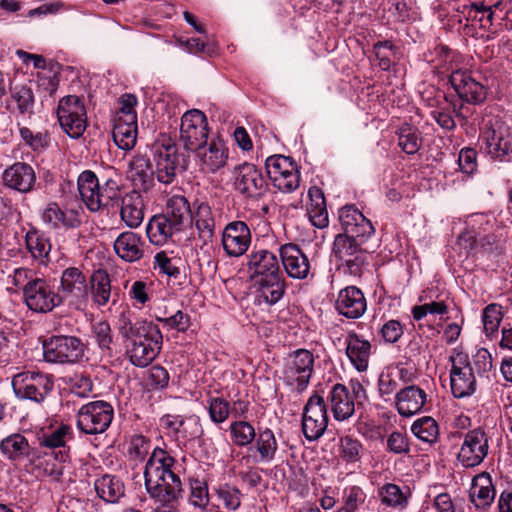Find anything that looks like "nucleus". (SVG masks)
I'll list each match as a JSON object with an SVG mask.
<instances>
[{
  "label": "nucleus",
  "instance_id": "obj_38",
  "mask_svg": "<svg viewBox=\"0 0 512 512\" xmlns=\"http://www.w3.org/2000/svg\"><path fill=\"white\" fill-rule=\"evenodd\" d=\"M26 249L30 253L33 260L40 265H48L51 261V242L48 237L39 232L36 228L31 227L25 234Z\"/></svg>",
  "mask_w": 512,
  "mask_h": 512
},
{
  "label": "nucleus",
  "instance_id": "obj_10",
  "mask_svg": "<svg viewBox=\"0 0 512 512\" xmlns=\"http://www.w3.org/2000/svg\"><path fill=\"white\" fill-rule=\"evenodd\" d=\"M152 150L157 180L166 185L171 184L176 178L180 163L177 144L170 137L161 136Z\"/></svg>",
  "mask_w": 512,
  "mask_h": 512
},
{
  "label": "nucleus",
  "instance_id": "obj_62",
  "mask_svg": "<svg viewBox=\"0 0 512 512\" xmlns=\"http://www.w3.org/2000/svg\"><path fill=\"white\" fill-rule=\"evenodd\" d=\"M169 379L168 371L160 365L152 366L147 371L146 383L151 389H165L169 384Z\"/></svg>",
  "mask_w": 512,
  "mask_h": 512
},
{
  "label": "nucleus",
  "instance_id": "obj_55",
  "mask_svg": "<svg viewBox=\"0 0 512 512\" xmlns=\"http://www.w3.org/2000/svg\"><path fill=\"white\" fill-rule=\"evenodd\" d=\"M208 412L213 423H223L231 414L230 403L221 397L210 398L208 401Z\"/></svg>",
  "mask_w": 512,
  "mask_h": 512
},
{
  "label": "nucleus",
  "instance_id": "obj_18",
  "mask_svg": "<svg viewBox=\"0 0 512 512\" xmlns=\"http://www.w3.org/2000/svg\"><path fill=\"white\" fill-rule=\"evenodd\" d=\"M328 426L327 406L322 396L312 395L305 407L302 417V431L308 441L319 439Z\"/></svg>",
  "mask_w": 512,
  "mask_h": 512
},
{
  "label": "nucleus",
  "instance_id": "obj_6",
  "mask_svg": "<svg viewBox=\"0 0 512 512\" xmlns=\"http://www.w3.org/2000/svg\"><path fill=\"white\" fill-rule=\"evenodd\" d=\"M77 186L82 201L91 212L108 207L120 193V186L115 179L104 178L100 182L90 170H85L78 176Z\"/></svg>",
  "mask_w": 512,
  "mask_h": 512
},
{
  "label": "nucleus",
  "instance_id": "obj_39",
  "mask_svg": "<svg viewBox=\"0 0 512 512\" xmlns=\"http://www.w3.org/2000/svg\"><path fill=\"white\" fill-rule=\"evenodd\" d=\"M120 216L128 227L140 226L144 219V202L139 192L132 191L122 198Z\"/></svg>",
  "mask_w": 512,
  "mask_h": 512
},
{
  "label": "nucleus",
  "instance_id": "obj_64",
  "mask_svg": "<svg viewBox=\"0 0 512 512\" xmlns=\"http://www.w3.org/2000/svg\"><path fill=\"white\" fill-rule=\"evenodd\" d=\"M154 268L159 269L163 274L169 277L177 278L180 275V269L175 261L169 258L164 251L158 252L154 256Z\"/></svg>",
  "mask_w": 512,
  "mask_h": 512
},
{
  "label": "nucleus",
  "instance_id": "obj_17",
  "mask_svg": "<svg viewBox=\"0 0 512 512\" xmlns=\"http://www.w3.org/2000/svg\"><path fill=\"white\" fill-rule=\"evenodd\" d=\"M62 303L67 302L75 309H83L88 301L89 285L83 272L69 267L62 272L59 292Z\"/></svg>",
  "mask_w": 512,
  "mask_h": 512
},
{
  "label": "nucleus",
  "instance_id": "obj_4",
  "mask_svg": "<svg viewBox=\"0 0 512 512\" xmlns=\"http://www.w3.org/2000/svg\"><path fill=\"white\" fill-rule=\"evenodd\" d=\"M249 278L258 286L268 305L276 304L284 295L286 284L277 256L267 250H253L246 257Z\"/></svg>",
  "mask_w": 512,
  "mask_h": 512
},
{
  "label": "nucleus",
  "instance_id": "obj_30",
  "mask_svg": "<svg viewBox=\"0 0 512 512\" xmlns=\"http://www.w3.org/2000/svg\"><path fill=\"white\" fill-rule=\"evenodd\" d=\"M346 355L352 366L358 372H365L368 369L372 354L371 342L363 336L351 331L345 337Z\"/></svg>",
  "mask_w": 512,
  "mask_h": 512
},
{
  "label": "nucleus",
  "instance_id": "obj_29",
  "mask_svg": "<svg viewBox=\"0 0 512 512\" xmlns=\"http://www.w3.org/2000/svg\"><path fill=\"white\" fill-rule=\"evenodd\" d=\"M201 171L216 173L222 169L228 161V148L218 139H212L209 144L196 150Z\"/></svg>",
  "mask_w": 512,
  "mask_h": 512
},
{
  "label": "nucleus",
  "instance_id": "obj_19",
  "mask_svg": "<svg viewBox=\"0 0 512 512\" xmlns=\"http://www.w3.org/2000/svg\"><path fill=\"white\" fill-rule=\"evenodd\" d=\"M23 299L27 307L37 313H47L62 304L59 293L43 278H38L25 289Z\"/></svg>",
  "mask_w": 512,
  "mask_h": 512
},
{
  "label": "nucleus",
  "instance_id": "obj_36",
  "mask_svg": "<svg viewBox=\"0 0 512 512\" xmlns=\"http://www.w3.org/2000/svg\"><path fill=\"white\" fill-rule=\"evenodd\" d=\"M94 489L97 496L108 504L119 503L125 496V485L122 479L108 473L95 479Z\"/></svg>",
  "mask_w": 512,
  "mask_h": 512
},
{
  "label": "nucleus",
  "instance_id": "obj_56",
  "mask_svg": "<svg viewBox=\"0 0 512 512\" xmlns=\"http://www.w3.org/2000/svg\"><path fill=\"white\" fill-rule=\"evenodd\" d=\"M93 337L98 347L105 353L111 354L113 344L112 330L108 322L100 321L93 325Z\"/></svg>",
  "mask_w": 512,
  "mask_h": 512
},
{
  "label": "nucleus",
  "instance_id": "obj_43",
  "mask_svg": "<svg viewBox=\"0 0 512 512\" xmlns=\"http://www.w3.org/2000/svg\"><path fill=\"white\" fill-rule=\"evenodd\" d=\"M469 496L471 502L477 508H485L491 504L495 497V491L488 474H480L474 477Z\"/></svg>",
  "mask_w": 512,
  "mask_h": 512
},
{
  "label": "nucleus",
  "instance_id": "obj_33",
  "mask_svg": "<svg viewBox=\"0 0 512 512\" xmlns=\"http://www.w3.org/2000/svg\"><path fill=\"white\" fill-rule=\"evenodd\" d=\"M113 247L117 256L125 262H136L144 255V241L139 234L132 231L119 234Z\"/></svg>",
  "mask_w": 512,
  "mask_h": 512
},
{
  "label": "nucleus",
  "instance_id": "obj_23",
  "mask_svg": "<svg viewBox=\"0 0 512 512\" xmlns=\"http://www.w3.org/2000/svg\"><path fill=\"white\" fill-rule=\"evenodd\" d=\"M279 254L288 277L305 280L313 276L310 260L298 245L293 243L281 245Z\"/></svg>",
  "mask_w": 512,
  "mask_h": 512
},
{
  "label": "nucleus",
  "instance_id": "obj_28",
  "mask_svg": "<svg viewBox=\"0 0 512 512\" xmlns=\"http://www.w3.org/2000/svg\"><path fill=\"white\" fill-rule=\"evenodd\" d=\"M335 308L340 315L349 319L360 318L367 309L363 292L356 286L341 289L335 302Z\"/></svg>",
  "mask_w": 512,
  "mask_h": 512
},
{
  "label": "nucleus",
  "instance_id": "obj_20",
  "mask_svg": "<svg viewBox=\"0 0 512 512\" xmlns=\"http://www.w3.org/2000/svg\"><path fill=\"white\" fill-rule=\"evenodd\" d=\"M160 426L166 431L167 435L178 442L194 440L203 435L200 418L196 415L184 417L166 414L160 418Z\"/></svg>",
  "mask_w": 512,
  "mask_h": 512
},
{
  "label": "nucleus",
  "instance_id": "obj_11",
  "mask_svg": "<svg viewBox=\"0 0 512 512\" xmlns=\"http://www.w3.org/2000/svg\"><path fill=\"white\" fill-rule=\"evenodd\" d=\"M480 139L484 150L494 161L509 162L512 153V129L507 123L496 119L482 132Z\"/></svg>",
  "mask_w": 512,
  "mask_h": 512
},
{
  "label": "nucleus",
  "instance_id": "obj_32",
  "mask_svg": "<svg viewBox=\"0 0 512 512\" xmlns=\"http://www.w3.org/2000/svg\"><path fill=\"white\" fill-rule=\"evenodd\" d=\"M426 401V392L416 385H409L400 389L395 396L397 411L404 417H410L420 412Z\"/></svg>",
  "mask_w": 512,
  "mask_h": 512
},
{
  "label": "nucleus",
  "instance_id": "obj_37",
  "mask_svg": "<svg viewBox=\"0 0 512 512\" xmlns=\"http://www.w3.org/2000/svg\"><path fill=\"white\" fill-rule=\"evenodd\" d=\"M155 170H153L149 158L143 155H135L129 164L128 178L133 185L143 191H148L154 185Z\"/></svg>",
  "mask_w": 512,
  "mask_h": 512
},
{
  "label": "nucleus",
  "instance_id": "obj_7",
  "mask_svg": "<svg viewBox=\"0 0 512 512\" xmlns=\"http://www.w3.org/2000/svg\"><path fill=\"white\" fill-rule=\"evenodd\" d=\"M42 348L45 361L55 364L80 363L86 353L83 341L70 335H53L43 341Z\"/></svg>",
  "mask_w": 512,
  "mask_h": 512
},
{
  "label": "nucleus",
  "instance_id": "obj_51",
  "mask_svg": "<svg viewBox=\"0 0 512 512\" xmlns=\"http://www.w3.org/2000/svg\"><path fill=\"white\" fill-rule=\"evenodd\" d=\"M397 135L398 145L405 153L413 155L418 152L422 145V138L416 128L405 124L398 129Z\"/></svg>",
  "mask_w": 512,
  "mask_h": 512
},
{
  "label": "nucleus",
  "instance_id": "obj_1",
  "mask_svg": "<svg viewBox=\"0 0 512 512\" xmlns=\"http://www.w3.org/2000/svg\"><path fill=\"white\" fill-rule=\"evenodd\" d=\"M339 221L343 233L338 234L333 243L335 257L353 276H360L368 264L369 254L373 251L368 240L375 229L369 219L354 205H346L339 210Z\"/></svg>",
  "mask_w": 512,
  "mask_h": 512
},
{
  "label": "nucleus",
  "instance_id": "obj_2",
  "mask_svg": "<svg viewBox=\"0 0 512 512\" xmlns=\"http://www.w3.org/2000/svg\"><path fill=\"white\" fill-rule=\"evenodd\" d=\"M116 329L122 339L125 355L132 365L147 367L159 355L163 335L157 324L135 318L129 309H124L118 315Z\"/></svg>",
  "mask_w": 512,
  "mask_h": 512
},
{
  "label": "nucleus",
  "instance_id": "obj_25",
  "mask_svg": "<svg viewBox=\"0 0 512 512\" xmlns=\"http://www.w3.org/2000/svg\"><path fill=\"white\" fill-rule=\"evenodd\" d=\"M487 453L488 439L485 432L478 428L465 434L458 460L465 467H475L484 460Z\"/></svg>",
  "mask_w": 512,
  "mask_h": 512
},
{
  "label": "nucleus",
  "instance_id": "obj_50",
  "mask_svg": "<svg viewBox=\"0 0 512 512\" xmlns=\"http://www.w3.org/2000/svg\"><path fill=\"white\" fill-rule=\"evenodd\" d=\"M340 456L347 464L358 465L365 454V449L358 439L345 436L340 439Z\"/></svg>",
  "mask_w": 512,
  "mask_h": 512
},
{
  "label": "nucleus",
  "instance_id": "obj_48",
  "mask_svg": "<svg viewBox=\"0 0 512 512\" xmlns=\"http://www.w3.org/2000/svg\"><path fill=\"white\" fill-rule=\"evenodd\" d=\"M93 301L98 306H105L111 298V280L109 274L105 270H96L90 278Z\"/></svg>",
  "mask_w": 512,
  "mask_h": 512
},
{
  "label": "nucleus",
  "instance_id": "obj_57",
  "mask_svg": "<svg viewBox=\"0 0 512 512\" xmlns=\"http://www.w3.org/2000/svg\"><path fill=\"white\" fill-rule=\"evenodd\" d=\"M483 327L486 335H491L498 330L502 319V307L497 304L488 305L483 311Z\"/></svg>",
  "mask_w": 512,
  "mask_h": 512
},
{
  "label": "nucleus",
  "instance_id": "obj_8",
  "mask_svg": "<svg viewBox=\"0 0 512 512\" xmlns=\"http://www.w3.org/2000/svg\"><path fill=\"white\" fill-rule=\"evenodd\" d=\"M52 376L39 370H27L12 378V388L17 398L41 403L52 391Z\"/></svg>",
  "mask_w": 512,
  "mask_h": 512
},
{
  "label": "nucleus",
  "instance_id": "obj_52",
  "mask_svg": "<svg viewBox=\"0 0 512 512\" xmlns=\"http://www.w3.org/2000/svg\"><path fill=\"white\" fill-rule=\"evenodd\" d=\"M412 433L421 441L434 443L439 435L437 422L429 416L416 420L411 426Z\"/></svg>",
  "mask_w": 512,
  "mask_h": 512
},
{
  "label": "nucleus",
  "instance_id": "obj_63",
  "mask_svg": "<svg viewBox=\"0 0 512 512\" xmlns=\"http://www.w3.org/2000/svg\"><path fill=\"white\" fill-rule=\"evenodd\" d=\"M473 372L478 376H482L492 368V357L485 348H479L470 360Z\"/></svg>",
  "mask_w": 512,
  "mask_h": 512
},
{
  "label": "nucleus",
  "instance_id": "obj_5",
  "mask_svg": "<svg viewBox=\"0 0 512 512\" xmlns=\"http://www.w3.org/2000/svg\"><path fill=\"white\" fill-rule=\"evenodd\" d=\"M440 61L448 65L447 70H451L449 81L461 100L469 104H480L487 96L486 87L472 77L471 72L463 69H454L452 63L457 57V53L445 45H438L435 48Z\"/></svg>",
  "mask_w": 512,
  "mask_h": 512
},
{
  "label": "nucleus",
  "instance_id": "obj_44",
  "mask_svg": "<svg viewBox=\"0 0 512 512\" xmlns=\"http://www.w3.org/2000/svg\"><path fill=\"white\" fill-rule=\"evenodd\" d=\"M1 452L10 460L30 459L32 449L28 440L19 433L5 437L0 444Z\"/></svg>",
  "mask_w": 512,
  "mask_h": 512
},
{
  "label": "nucleus",
  "instance_id": "obj_14",
  "mask_svg": "<svg viewBox=\"0 0 512 512\" xmlns=\"http://www.w3.org/2000/svg\"><path fill=\"white\" fill-rule=\"evenodd\" d=\"M57 118L62 130L71 138H79L86 129V109L78 96L68 95L59 101Z\"/></svg>",
  "mask_w": 512,
  "mask_h": 512
},
{
  "label": "nucleus",
  "instance_id": "obj_24",
  "mask_svg": "<svg viewBox=\"0 0 512 512\" xmlns=\"http://www.w3.org/2000/svg\"><path fill=\"white\" fill-rule=\"evenodd\" d=\"M3 185L21 194L32 192L37 183L34 168L26 162H15L2 173Z\"/></svg>",
  "mask_w": 512,
  "mask_h": 512
},
{
  "label": "nucleus",
  "instance_id": "obj_54",
  "mask_svg": "<svg viewBox=\"0 0 512 512\" xmlns=\"http://www.w3.org/2000/svg\"><path fill=\"white\" fill-rule=\"evenodd\" d=\"M217 497L225 508L235 511L241 504V492L238 488L229 484H219L215 488Z\"/></svg>",
  "mask_w": 512,
  "mask_h": 512
},
{
  "label": "nucleus",
  "instance_id": "obj_35",
  "mask_svg": "<svg viewBox=\"0 0 512 512\" xmlns=\"http://www.w3.org/2000/svg\"><path fill=\"white\" fill-rule=\"evenodd\" d=\"M331 404V410L337 421H344L350 418L357 408L356 403L352 399L349 388L345 385L337 383L333 385L328 396Z\"/></svg>",
  "mask_w": 512,
  "mask_h": 512
},
{
  "label": "nucleus",
  "instance_id": "obj_61",
  "mask_svg": "<svg viewBox=\"0 0 512 512\" xmlns=\"http://www.w3.org/2000/svg\"><path fill=\"white\" fill-rule=\"evenodd\" d=\"M460 13L467 21L478 20L479 22H483L484 18H486L487 21H490L493 14L490 7H486L482 3L476 2L464 4Z\"/></svg>",
  "mask_w": 512,
  "mask_h": 512
},
{
  "label": "nucleus",
  "instance_id": "obj_41",
  "mask_svg": "<svg viewBox=\"0 0 512 512\" xmlns=\"http://www.w3.org/2000/svg\"><path fill=\"white\" fill-rule=\"evenodd\" d=\"M112 134L115 144L120 149H133L137 141V122H134V116L128 115V119H115Z\"/></svg>",
  "mask_w": 512,
  "mask_h": 512
},
{
  "label": "nucleus",
  "instance_id": "obj_3",
  "mask_svg": "<svg viewBox=\"0 0 512 512\" xmlns=\"http://www.w3.org/2000/svg\"><path fill=\"white\" fill-rule=\"evenodd\" d=\"M175 459L164 449L156 447L146 462L145 486L158 502L154 512H179L178 499L182 496V482L175 472Z\"/></svg>",
  "mask_w": 512,
  "mask_h": 512
},
{
  "label": "nucleus",
  "instance_id": "obj_16",
  "mask_svg": "<svg viewBox=\"0 0 512 512\" xmlns=\"http://www.w3.org/2000/svg\"><path fill=\"white\" fill-rule=\"evenodd\" d=\"M450 362V385L453 396H471L476 391L477 382L469 356L463 352H455L450 357Z\"/></svg>",
  "mask_w": 512,
  "mask_h": 512
},
{
  "label": "nucleus",
  "instance_id": "obj_53",
  "mask_svg": "<svg viewBox=\"0 0 512 512\" xmlns=\"http://www.w3.org/2000/svg\"><path fill=\"white\" fill-rule=\"evenodd\" d=\"M229 430L233 443L238 447H246L252 444L256 437L254 426L247 421H234L230 424Z\"/></svg>",
  "mask_w": 512,
  "mask_h": 512
},
{
  "label": "nucleus",
  "instance_id": "obj_21",
  "mask_svg": "<svg viewBox=\"0 0 512 512\" xmlns=\"http://www.w3.org/2000/svg\"><path fill=\"white\" fill-rule=\"evenodd\" d=\"M221 241L228 256L240 257L247 252L251 245V230L244 221H231L223 229Z\"/></svg>",
  "mask_w": 512,
  "mask_h": 512
},
{
  "label": "nucleus",
  "instance_id": "obj_59",
  "mask_svg": "<svg viewBox=\"0 0 512 512\" xmlns=\"http://www.w3.org/2000/svg\"><path fill=\"white\" fill-rule=\"evenodd\" d=\"M156 320L162 323L164 327L174 329L181 333L186 332L191 326L190 316L181 310L176 311L173 315L168 317L156 316Z\"/></svg>",
  "mask_w": 512,
  "mask_h": 512
},
{
  "label": "nucleus",
  "instance_id": "obj_13",
  "mask_svg": "<svg viewBox=\"0 0 512 512\" xmlns=\"http://www.w3.org/2000/svg\"><path fill=\"white\" fill-rule=\"evenodd\" d=\"M114 410L106 401H93L83 405L77 413V426L85 434H100L107 430Z\"/></svg>",
  "mask_w": 512,
  "mask_h": 512
},
{
  "label": "nucleus",
  "instance_id": "obj_12",
  "mask_svg": "<svg viewBox=\"0 0 512 512\" xmlns=\"http://www.w3.org/2000/svg\"><path fill=\"white\" fill-rule=\"evenodd\" d=\"M267 175L273 185L283 193H291L300 185V174L290 157L273 155L266 159Z\"/></svg>",
  "mask_w": 512,
  "mask_h": 512
},
{
  "label": "nucleus",
  "instance_id": "obj_26",
  "mask_svg": "<svg viewBox=\"0 0 512 512\" xmlns=\"http://www.w3.org/2000/svg\"><path fill=\"white\" fill-rule=\"evenodd\" d=\"M67 460V454L63 452L54 453L35 447L32 449L29 463L38 477L49 476L57 479L62 475L61 464Z\"/></svg>",
  "mask_w": 512,
  "mask_h": 512
},
{
  "label": "nucleus",
  "instance_id": "obj_58",
  "mask_svg": "<svg viewBox=\"0 0 512 512\" xmlns=\"http://www.w3.org/2000/svg\"><path fill=\"white\" fill-rule=\"evenodd\" d=\"M398 387L399 383L393 371L380 374L378 379V392L385 402L390 401L394 394L396 395Z\"/></svg>",
  "mask_w": 512,
  "mask_h": 512
},
{
  "label": "nucleus",
  "instance_id": "obj_47",
  "mask_svg": "<svg viewBox=\"0 0 512 512\" xmlns=\"http://www.w3.org/2000/svg\"><path fill=\"white\" fill-rule=\"evenodd\" d=\"M500 373L503 378V382L498 381L501 387L500 398L504 407V415L502 416V422L507 421V427L512 431V421L509 415V408L512 406V391L510 390L509 383L512 382V359L504 358L501 363Z\"/></svg>",
  "mask_w": 512,
  "mask_h": 512
},
{
  "label": "nucleus",
  "instance_id": "obj_40",
  "mask_svg": "<svg viewBox=\"0 0 512 512\" xmlns=\"http://www.w3.org/2000/svg\"><path fill=\"white\" fill-rule=\"evenodd\" d=\"M378 496L382 504L395 510L407 508L411 492L409 487H400L394 483H386L379 488Z\"/></svg>",
  "mask_w": 512,
  "mask_h": 512
},
{
  "label": "nucleus",
  "instance_id": "obj_60",
  "mask_svg": "<svg viewBox=\"0 0 512 512\" xmlns=\"http://www.w3.org/2000/svg\"><path fill=\"white\" fill-rule=\"evenodd\" d=\"M38 278L33 270L19 267L15 268L13 273L8 276V283H12L15 287L21 289L24 294L25 289H28Z\"/></svg>",
  "mask_w": 512,
  "mask_h": 512
},
{
  "label": "nucleus",
  "instance_id": "obj_15",
  "mask_svg": "<svg viewBox=\"0 0 512 512\" xmlns=\"http://www.w3.org/2000/svg\"><path fill=\"white\" fill-rule=\"evenodd\" d=\"M313 370V354L307 349H298L286 359L283 380L287 385L303 391L309 384Z\"/></svg>",
  "mask_w": 512,
  "mask_h": 512
},
{
  "label": "nucleus",
  "instance_id": "obj_34",
  "mask_svg": "<svg viewBox=\"0 0 512 512\" xmlns=\"http://www.w3.org/2000/svg\"><path fill=\"white\" fill-rule=\"evenodd\" d=\"M182 230L161 214L154 215L146 226L147 237L153 245L163 246L173 241L175 235Z\"/></svg>",
  "mask_w": 512,
  "mask_h": 512
},
{
  "label": "nucleus",
  "instance_id": "obj_46",
  "mask_svg": "<svg viewBox=\"0 0 512 512\" xmlns=\"http://www.w3.org/2000/svg\"><path fill=\"white\" fill-rule=\"evenodd\" d=\"M190 214L191 210L188 200L182 195H173L168 198L166 211L161 215L183 230L185 222L190 218Z\"/></svg>",
  "mask_w": 512,
  "mask_h": 512
},
{
  "label": "nucleus",
  "instance_id": "obj_22",
  "mask_svg": "<svg viewBox=\"0 0 512 512\" xmlns=\"http://www.w3.org/2000/svg\"><path fill=\"white\" fill-rule=\"evenodd\" d=\"M235 189L249 198L262 196L267 189V183L261 170L251 163H243L235 169Z\"/></svg>",
  "mask_w": 512,
  "mask_h": 512
},
{
  "label": "nucleus",
  "instance_id": "obj_49",
  "mask_svg": "<svg viewBox=\"0 0 512 512\" xmlns=\"http://www.w3.org/2000/svg\"><path fill=\"white\" fill-rule=\"evenodd\" d=\"M195 224L199 232V236L208 241L213 237L215 229V220L211 207L207 203H200L195 213Z\"/></svg>",
  "mask_w": 512,
  "mask_h": 512
},
{
  "label": "nucleus",
  "instance_id": "obj_45",
  "mask_svg": "<svg viewBox=\"0 0 512 512\" xmlns=\"http://www.w3.org/2000/svg\"><path fill=\"white\" fill-rule=\"evenodd\" d=\"M12 112L23 120L30 119L34 114L35 97L31 88L27 86L16 87L11 94Z\"/></svg>",
  "mask_w": 512,
  "mask_h": 512
},
{
  "label": "nucleus",
  "instance_id": "obj_31",
  "mask_svg": "<svg viewBox=\"0 0 512 512\" xmlns=\"http://www.w3.org/2000/svg\"><path fill=\"white\" fill-rule=\"evenodd\" d=\"M41 220L50 229H74L81 224L76 210H63L56 202L48 203L41 212Z\"/></svg>",
  "mask_w": 512,
  "mask_h": 512
},
{
  "label": "nucleus",
  "instance_id": "obj_42",
  "mask_svg": "<svg viewBox=\"0 0 512 512\" xmlns=\"http://www.w3.org/2000/svg\"><path fill=\"white\" fill-rule=\"evenodd\" d=\"M253 449L258 453L259 462H272L278 450V442L274 432L270 428L259 427L254 439Z\"/></svg>",
  "mask_w": 512,
  "mask_h": 512
},
{
  "label": "nucleus",
  "instance_id": "obj_9",
  "mask_svg": "<svg viewBox=\"0 0 512 512\" xmlns=\"http://www.w3.org/2000/svg\"><path fill=\"white\" fill-rule=\"evenodd\" d=\"M208 121L198 109L186 111L181 117L179 143L186 151L194 152L207 144Z\"/></svg>",
  "mask_w": 512,
  "mask_h": 512
},
{
  "label": "nucleus",
  "instance_id": "obj_27",
  "mask_svg": "<svg viewBox=\"0 0 512 512\" xmlns=\"http://www.w3.org/2000/svg\"><path fill=\"white\" fill-rule=\"evenodd\" d=\"M73 438L72 427L68 424H60L38 434V447L54 453L63 452L67 454V459H69V443Z\"/></svg>",
  "mask_w": 512,
  "mask_h": 512
}]
</instances>
